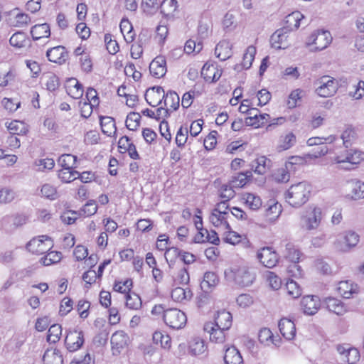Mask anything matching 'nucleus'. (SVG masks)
<instances>
[{"label":"nucleus","instance_id":"obj_1","mask_svg":"<svg viewBox=\"0 0 364 364\" xmlns=\"http://www.w3.org/2000/svg\"><path fill=\"white\" fill-rule=\"evenodd\" d=\"M311 191V185L306 181L291 185L284 193L286 202L294 208H300L309 200Z\"/></svg>","mask_w":364,"mask_h":364},{"label":"nucleus","instance_id":"obj_2","mask_svg":"<svg viewBox=\"0 0 364 364\" xmlns=\"http://www.w3.org/2000/svg\"><path fill=\"white\" fill-rule=\"evenodd\" d=\"M225 279L240 287H249L255 279V275L244 264H235L224 272Z\"/></svg>","mask_w":364,"mask_h":364},{"label":"nucleus","instance_id":"obj_3","mask_svg":"<svg viewBox=\"0 0 364 364\" xmlns=\"http://www.w3.org/2000/svg\"><path fill=\"white\" fill-rule=\"evenodd\" d=\"M151 96L157 97L159 99V101L156 103L146 99L147 103L151 107H157L161 105L164 101V106L170 112L176 111L179 107L180 98L178 95L174 91L169 90L165 93L163 87L159 86L153 87L151 93L149 94V97Z\"/></svg>","mask_w":364,"mask_h":364},{"label":"nucleus","instance_id":"obj_4","mask_svg":"<svg viewBox=\"0 0 364 364\" xmlns=\"http://www.w3.org/2000/svg\"><path fill=\"white\" fill-rule=\"evenodd\" d=\"M315 92L321 97H329L333 96L338 88V82L333 77L328 75H323L315 82Z\"/></svg>","mask_w":364,"mask_h":364},{"label":"nucleus","instance_id":"obj_5","mask_svg":"<svg viewBox=\"0 0 364 364\" xmlns=\"http://www.w3.org/2000/svg\"><path fill=\"white\" fill-rule=\"evenodd\" d=\"M364 159V153L356 149L347 151L345 156H338L334 158V161L338 164V168L350 171L354 168V166L360 164Z\"/></svg>","mask_w":364,"mask_h":364},{"label":"nucleus","instance_id":"obj_6","mask_svg":"<svg viewBox=\"0 0 364 364\" xmlns=\"http://www.w3.org/2000/svg\"><path fill=\"white\" fill-rule=\"evenodd\" d=\"M332 36L328 31L317 30L314 31L307 38V46L314 45L312 51H320L326 48L332 41Z\"/></svg>","mask_w":364,"mask_h":364},{"label":"nucleus","instance_id":"obj_7","mask_svg":"<svg viewBox=\"0 0 364 364\" xmlns=\"http://www.w3.org/2000/svg\"><path fill=\"white\" fill-rule=\"evenodd\" d=\"M360 241V236L352 230L345 231L341 233L334 242L335 247L343 252H349L355 247Z\"/></svg>","mask_w":364,"mask_h":364},{"label":"nucleus","instance_id":"obj_8","mask_svg":"<svg viewBox=\"0 0 364 364\" xmlns=\"http://www.w3.org/2000/svg\"><path fill=\"white\" fill-rule=\"evenodd\" d=\"M164 322L167 326L173 329H180L184 327L187 318L186 314L181 310L173 308L168 309L164 312Z\"/></svg>","mask_w":364,"mask_h":364},{"label":"nucleus","instance_id":"obj_9","mask_svg":"<svg viewBox=\"0 0 364 364\" xmlns=\"http://www.w3.org/2000/svg\"><path fill=\"white\" fill-rule=\"evenodd\" d=\"M53 247L50 238L46 235H41L33 238L26 245L27 250L36 255H41L49 251Z\"/></svg>","mask_w":364,"mask_h":364},{"label":"nucleus","instance_id":"obj_10","mask_svg":"<svg viewBox=\"0 0 364 364\" xmlns=\"http://www.w3.org/2000/svg\"><path fill=\"white\" fill-rule=\"evenodd\" d=\"M286 257L289 259V261L294 263L289 266V272H292L293 275L295 277L301 276V267L298 264H296L297 262H299V260L300 259V252L297 249H296L292 244L290 243L286 245Z\"/></svg>","mask_w":364,"mask_h":364},{"label":"nucleus","instance_id":"obj_11","mask_svg":"<svg viewBox=\"0 0 364 364\" xmlns=\"http://www.w3.org/2000/svg\"><path fill=\"white\" fill-rule=\"evenodd\" d=\"M65 343L70 352L77 350L84 343L83 332L77 329L70 331L65 337Z\"/></svg>","mask_w":364,"mask_h":364},{"label":"nucleus","instance_id":"obj_12","mask_svg":"<svg viewBox=\"0 0 364 364\" xmlns=\"http://www.w3.org/2000/svg\"><path fill=\"white\" fill-rule=\"evenodd\" d=\"M257 256L259 262L267 268L275 267L279 261L277 252L269 247H264L260 249Z\"/></svg>","mask_w":364,"mask_h":364},{"label":"nucleus","instance_id":"obj_13","mask_svg":"<svg viewBox=\"0 0 364 364\" xmlns=\"http://www.w3.org/2000/svg\"><path fill=\"white\" fill-rule=\"evenodd\" d=\"M288 28H282L277 30L270 38L272 46L276 49H285L289 46L288 40L289 34Z\"/></svg>","mask_w":364,"mask_h":364},{"label":"nucleus","instance_id":"obj_14","mask_svg":"<svg viewBox=\"0 0 364 364\" xmlns=\"http://www.w3.org/2000/svg\"><path fill=\"white\" fill-rule=\"evenodd\" d=\"M301 306L305 314L314 315L320 308V299L317 296L307 295L302 298Z\"/></svg>","mask_w":364,"mask_h":364},{"label":"nucleus","instance_id":"obj_15","mask_svg":"<svg viewBox=\"0 0 364 364\" xmlns=\"http://www.w3.org/2000/svg\"><path fill=\"white\" fill-rule=\"evenodd\" d=\"M204 331L210 334V341L215 343H223L226 336L225 331L227 330L216 327L213 323L209 322L204 325Z\"/></svg>","mask_w":364,"mask_h":364},{"label":"nucleus","instance_id":"obj_16","mask_svg":"<svg viewBox=\"0 0 364 364\" xmlns=\"http://www.w3.org/2000/svg\"><path fill=\"white\" fill-rule=\"evenodd\" d=\"M337 351L340 354V359L348 364H355L360 360V353L355 348H346L343 346L337 347Z\"/></svg>","mask_w":364,"mask_h":364},{"label":"nucleus","instance_id":"obj_17","mask_svg":"<svg viewBox=\"0 0 364 364\" xmlns=\"http://www.w3.org/2000/svg\"><path fill=\"white\" fill-rule=\"evenodd\" d=\"M149 71L152 76L161 78L166 73V62L163 56L156 57L149 65Z\"/></svg>","mask_w":364,"mask_h":364},{"label":"nucleus","instance_id":"obj_18","mask_svg":"<svg viewBox=\"0 0 364 364\" xmlns=\"http://www.w3.org/2000/svg\"><path fill=\"white\" fill-rule=\"evenodd\" d=\"M46 55L50 62L62 65L68 59V54L65 48L58 46L48 50Z\"/></svg>","mask_w":364,"mask_h":364},{"label":"nucleus","instance_id":"obj_19","mask_svg":"<svg viewBox=\"0 0 364 364\" xmlns=\"http://www.w3.org/2000/svg\"><path fill=\"white\" fill-rule=\"evenodd\" d=\"M337 291L344 299H350L353 297L354 294H358L359 289L356 284H354L352 281L346 280L341 281L338 284Z\"/></svg>","mask_w":364,"mask_h":364},{"label":"nucleus","instance_id":"obj_20","mask_svg":"<svg viewBox=\"0 0 364 364\" xmlns=\"http://www.w3.org/2000/svg\"><path fill=\"white\" fill-rule=\"evenodd\" d=\"M303 220L304 225L307 230L316 229L321 220V209L319 208H314Z\"/></svg>","mask_w":364,"mask_h":364},{"label":"nucleus","instance_id":"obj_21","mask_svg":"<svg viewBox=\"0 0 364 364\" xmlns=\"http://www.w3.org/2000/svg\"><path fill=\"white\" fill-rule=\"evenodd\" d=\"M222 72L215 65L205 63L201 70V75L206 82H214L220 79Z\"/></svg>","mask_w":364,"mask_h":364},{"label":"nucleus","instance_id":"obj_22","mask_svg":"<svg viewBox=\"0 0 364 364\" xmlns=\"http://www.w3.org/2000/svg\"><path fill=\"white\" fill-rule=\"evenodd\" d=\"M225 364H243V358L240 352L235 346H225L223 357Z\"/></svg>","mask_w":364,"mask_h":364},{"label":"nucleus","instance_id":"obj_23","mask_svg":"<svg viewBox=\"0 0 364 364\" xmlns=\"http://www.w3.org/2000/svg\"><path fill=\"white\" fill-rule=\"evenodd\" d=\"M232 43L228 40L223 39L217 44L215 53L218 58L224 61L232 56Z\"/></svg>","mask_w":364,"mask_h":364},{"label":"nucleus","instance_id":"obj_24","mask_svg":"<svg viewBox=\"0 0 364 364\" xmlns=\"http://www.w3.org/2000/svg\"><path fill=\"white\" fill-rule=\"evenodd\" d=\"M161 14L168 19L173 18L178 13L176 0H164L159 3Z\"/></svg>","mask_w":364,"mask_h":364},{"label":"nucleus","instance_id":"obj_25","mask_svg":"<svg viewBox=\"0 0 364 364\" xmlns=\"http://www.w3.org/2000/svg\"><path fill=\"white\" fill-rule=\"evenodd\" d=\"M279 329L282 335L287 340L294 338L296 334V327L294 322L288 318H282L279 322Z\"/></svg>","mask_w":364,"mask_h":364},{"label":"nucleus","instance_id":"obj_26","mask_svg":"<svg viewBox=\"0 0 364 364\" xmlns=\"http://www.w3.org/2000/svg\"><path fill=\"white\" fill-rule=\"evenodd\" d=\"M67 93L74 99H80L83 95V87L75 78H70L66 82Z\"/></svg>","mask_w":364,"mask_h":364},{"label":"nucleus","instance_id":"obj_27","mask_svg":"<svg viewBox=\"0 0 364 364\" xmlns=\"http://www.w3.org/2000/svg\"><path fill=\"white\" fill-rule=\"evenodd\" d=\"M189 353L192 355L198 356L200 355L208 354V346L205 345V341L200 338H194L189 342L188 346Z\"/></svg>","mask_w":364,"mask_h":364},{"label":"nucleus","instance_id":"obj_28","mask_svg":"<svg viewBox=\"0 0 364 364\" xmlns=\"http://www.w3.org/2000/svg\"><path fill=\"white\" fill-rule=\"evenodd\" d=\"M327 309L336 314L341 316L348 311L347 306L339 299L334 297H328L325 300Z\"/></svg>","mask_w":364,"mask_h":364},{"label":"nucleus","instance_id":"obj_29","mask_svg":"<svg viewBox=\"0 0 364 364\" xmlns=\"http://www.w3.org/2000/svg\"><path fill=\"white\" fill-rule=\"evenodd\" d=\"M232 318L231 314L223 310L218 312L213 323L216 327H220L223 330H228L232 326Z\"/></svg>","mask_w":364,"mask_h":364},{"label":"nucleus","instance_id":"obj_30","mask_svg":"<svg viewBox=\"0 0 364 364\" xmlns=\"http://www.w3.org/2000/svg\"><path fill=\"white\" fill-rule=\"evenodd\" d=\"M230 215H223L212 211L209 220L213 226L224 230H230V225L228 221Z\"/></svg>","mask_w":364,"mask_h":364},{"label":"nucleus","instance_id":"obj_31","mask_svg":"<svg viewBox=\"0 0 364 364\" xmlns=\"http://www.w3.org/2000/svg\"><path fill=\"white\" fill-rule=\"evenodd\" d=\"M44 364H63V355L58 349H48L43 356Z\"/></svg>","mask_w":364,"mask_h":364},{"label":"nucleus","instance_id":"obj_32","mask_svg":"<svg viewBox=\"0 0 364 364\" xmlns=\"http://www.w3.org/2000/svg\"><path fill=\"white\" fill-rule=\"evenodd\" d=\"M31 34L34 41L42 38H48L50 35V26L46 23L36 24L31 28Z\"/></svg>","mask_w":364,"mask_h":364},{"label":"nucleus","instance_id":"obj_33","mask_svg":"<svg viewBox=\"0 0 364 364\" xmlns=\"http://www.w3.org/2000/svg\"><path fill=\"white\" fill-rule=\"evenodd\" d=\"M304 18V15L298 11H294L286 16L285 23L286 26L283 28H288L289 32L294 29H297L300 26V21Z\"/></svg>","mask_w":364,"mask_h":364},{"label":"nucleus","instance_id":"obj_34","mask_svg":"<svg viewBox=\"0 0 364 364\" xmlns=\"http://www.w3.org/2000/svg\"><path fill=\"white\" fill-rule=\"evenodd\" d=\"M252 176V171L240 172L232 176L230 183L234 188H242Z\"/></svg>","mask_w":364,"mask_h":364},{"label":"nucleus","instance_id":"obj_35","mask_svg":"<svg viewBox=\"0 0 364 364\" xmlns=\"http://www.w3.org/2000/svg\"><path fill=\"white\" fill-rule=\"evenodd\" d=\"M269 160L264 156H261L251 163V168L255 173L262 175L264 174L269 168Z\"/></svg>","mask_w":364,"mask_h":364},{"label":"nucleus","instance_id":"obj_36","mask_svg":"<svg viewBox=\"0 0 364 364\" xmlns=\"http://www.w3.org/2000/svg\"><path fill=\"white\" fill-rule=\"evenodd\" d=\"M127 341L128 336L123 331H116L111 337L112 347L117 350L123 348L127 344Z\"/></svg>","mask_w":364,"mask_h":364},{"label":"nucleus","instance_id":"obj_37","mask_svg":"<svg viewBox=\"0 0 364 364\" xmlns=\"http://www.w3.org/2000/svg\"><path fill=\"white\" fill-rule=\"evenodd\" d=\"M100 125L102 132L107 135L111 136L112 133H115L117 128L114 119L111 117L101 116L100 118Z\"/></svg>","mask_w":364,"mask_h":364},{"label":"nucleus","instance_id":"obj_38","mask_svg":"<svg viewBox=\"0 0 364 364\" xmlns=\"http://www.w3.org/2000/svg\"><path fill=\"white\" fill-rule=\"evenodd\" d=\"M119 27L125 41L128 43H132L135 36L132 23L127 19H122Z\"/></svg>","mask_w":364,"mask_h":364},{"label":"nucleus","instance_id":"obj_39","mask_svg":"<svg viewBox=\"0 0 364 364\" xmlns=\"http://www.w3.org/2000/svg\"><path fill=\"white\" fill-rule=\"evenodd\" d=\"M17 74L15 69L10 68L9 70H0V87H6L15 82Z\"/></svg>","mask_w":364,"mask_h":364},{"label":"nucleus","instance_id":"obj_40","mask_svg":"<svg viewBox=\"0 0 364 364\" xmlns=\"http://www.w3.org/2000/svg\"><path fill=\"white\" fill-rule=\"evenodd\" d=\"M296 136L292 132H289L285 136L280 137L277 149L279 151L287 150L291 148L296 144Z\"/></svg>","mask_w":364,"mask_h":364},{"label":"nucleus","instance_id":"obj_41","mask_svg":"<svg viewBox=\"0 0 364 364\" xmlns=\"http://www.w3.org/2000/svg\"><path fill=\"white\" fill-rule=\"evenodd\" d=\"M9 133L15 135H23L28 132L26 124L21 121L14 120L7 126Z\"/></svg>","mask_w":364,"mask_h":364},{"label":"nucleus","instance_id":"obj_42","mask_svg":"<svg viewBox=\"0 0 364 364\" xmlns=\"http://www.w3.org/2000/svg\"><path fill=\"white\" fill-rule=\"evenodd\" d=\"M218 282V279L217 275L214 272H208L204 274L200 287L203 291H208L211 287L216 286Z\"/></svg>","mask_w":364,"mask_h":364},{"label":"nucleus","instance_id":"obj_43","mask_svg":"<svg viewBox=\"0 0 364 364\" xmlns=\"http://www.w3.org/2000/svg\"><path fill=\"white\" fill-rule=\"evenodd\" d=\"M351 189V198L358 200L364 198V183L360 181H352L349 183Z\"/></svg>","mask_w":364,"mask_h":364},{"label":"nucleus","instance_id":"obj_44","mask_svg":"<svg viewBox=\"0 0 364 364\" xmlns=\"http://www.w3.org/2000/svg\"><path fill=\"white\" fill-rule=\"evenodd\" d=\"M153 341L156 344L160 346L164 349H169L171 347V337L161 331H156L153 334Z\"/></svg>","mask_w":364,"mask_h":364},{"label":"nucleus","instance_id":"obj_45","mask_svg":"<svg viewBox=\"0 0 364 364\" xmlns=\"http://www.w3.org/2000/svg\"><path fill=\"white\" fill-rule=\"evenodd\" d=\"M242 199L251 210H258L262 205L260 198L253 193H247L243 194Z\"/></svg>","mask_w":364,"mask_h":364},{"label":"nucleus","instance_id":"obj_46","mask_svg":"<svg viewBox=\"0 0 364 364\" xmlns=\"http://www.w3.org/2000/svg\"><path fill=\"white\" fill-rule=\"evenodd\" d=\"M80 177V173L73 169L62 168L58 171V178L64 183H70Z\"/></svg>","mask_w":364,"mask_h":364},{"label":"nucleus","instance_id":"obj_47","mask_svg":"<svg viewBox=\"0 0 364 364\" xmlns=\"http://www.w3.org/2000/svg\"><path fill=\"white\" fill-rule=\"evenodd\" d=\"M77 156L72 154H63L61 155L58 162L63 168L73 169L75 168Z\"/></svg>","mask_w":364,"mask_h":364},{"label":"nucleus","instance_id":"obj_48","mask_svg":"<svg viewBox=\"0 0 364 364\" xmlns=\"http://www.w3.org/2000/svg\"><path fill=\"white\" fill-rule=\"evenodd\" d=\"M192 296V293L188 288L177 287L172 290L171 297L176 301H182L185 299H189Z\"/></svg>","mask_w":364,"mask_h":364},{"label":"nucleus","instance_id":"obj_49","mask_svg":"<svg viewBox=\"0 0 364 364\" xmlns=\"http://www.w3.org/2000/svg\"><path fill=\"white\" fill-rule=\"evenodd\" d=\"M141 299L138 294L132 292L126 295V306L129 309L137 310L141 308Z\"/></svg>","mask_w":364,"mask_h":364},{"label":"nucleus","instance_id":"obj_50","mask_svg":"<svg viewBox=\"0 0 364 364\" xmlns=\"http://www.w3.org/2000/svg\"><path fill=\"white\" fill-rule=\"evenodd\" d=\"M141 6L144 13L152 15L159 8V0H141Z\"/></svg>","mask_w":364,"mask_h":364},{"label":"nucleus","instance_id":"obj_51","mask_svg":"<svg viewBox=\"0 0 364 364\" xmlns=\"http://www.w3.org/2000/svg\"><path fill=\"white\" fill-rule=\"evenodd\" d=\"M256 54V48L255 47L250 46L247 47L245 53L243 55V59L242 62V65L244 69H249L252 63L255 59V55Z\"/></svg>","mask_w":364,"mask_h":364},{"label":"nucleus","instance_id":"obj_52","mask_svg":"<svg viewBox=\"0 0 364 364\" xmlns=\"http://www.w3.org/2000/svg\"><path fill=\"white\" fill-rule=\"evenodd\" d=\"M97 211V206L94 200H90L87 203L79 210L78 215L80 216L90 217L95 215Z\"/></svg>","mask_w":364,"mask_h":364},{"label":"nucleus","instance_id":"obj_53","mask_svg":"<svg viewBox=\"0 0 364 364\" xmlns=\"http://www.w3.org/2000/svg\"><path fill=\"white\" fill-rule=\"evenodd\" d=\"M258 338L260 343L264 345L269 346L270 343L277 345V341H274L273 333L269 328L261 329L258 334Z\"/></svg>","mask_w":364,"mask_h":364},{"label":"nucleus","instance_id":"obj_54","mask_svg":"<svg viewBox=\"0 0 364 364\" xmlns=\"http://www.w3.org/2000/svg\"><path fill=\"white\" fill-rule=\"evenodd\" d=\"M259 110L257 109L252 108L248 112V117L245 118V124L248 126H255L258 127L264 124L263 121L258 119Z\"/></svg>","mask_w":364,"mask_h":364},{"label":"nucleus","instance_id":"obj_55","mask_svg":"<svg viewBox=\"0 0 364 364\" xmlns=\"http://www.w3.org/2000/svg\"><path fill=\"white\" fill-rule=\"evenodd\" d=\"M61 334V326L59 324H53L48 329L47 340L50 343H55L59 341Z\"/></svg>","mask_w":364,"mask_h":364},{"label":"nucleus","instance_id":"obj_56","mask_svg":"<svg viewBox=\"0 0 364 364\" xmlns=\"http://www.w3.org/2000/svg\"><path fill=\"white\" fill-rule=\"evenodd\" d=\"M141 115L136 112L129 113L126 119V127L129 130H136L140 125Z\"/></svg>","mask_w":364,"mask_h":364},{"label":"nucleus","instance_id":"obj_57","mask_svg":"<svg viewBox=\"0 0 364 364\" xmlns=\"http://www.w3.org/2000/svg\"><path fill=\"white\" fill-rule=\"evenodd\" d=\"M62 254L60 252L52 251L48 252L45 257H42L41 262L43 265L48 266L60 261Z\"/></svg>","mask_w":364,"mask_h":364},{"label":"nucleus","instance_id":"obj_58","mask_svg":"<svg viewBox=\"0 0 364 364\" xmlns=\"http://www.w3.org/2000/svg\"><path fill=\"white\" fill-rule=\"evenodd\" d=\"M303 90L301 89H296L291 92L287 100V107L289 109L295 108L298 105V102L301 99V93Z\"/></svg>","mask_w":364,"mask_h":364},{"label":"nucleus","instance_id":"obj_59","mask_svg":"<svg viewBox=\"0 0 364 364\" xmlns=\"http://www.w3.org/2000/svg\"><path fill=\"white\" fill-rule=\"evenodd\" d=\"M46 86L48 90L53 92L56 90L60 85L59 78L54 73H48L46 76Z\"/></svg>","mask_w":364,"mask_h":364},{"label":"nucleus","instance_id":"obj_60","mask_svg":"<svg viewBox=\"0 0 364 364\" xmlns=\"http://www.w3.org/2000/svg\"><path fill=\"white\" fill-rule=\"evenodd\" d=\"M336 140V136L330 135L328 137H311L307 140L308 146H316L323 145L326 144H331Z\"/></svg>","mask_w":364,"mask_h":364},{"label":"nucleus","instance_id":"obj_61","mask_svg":"<svg viewBox=\"0 0 364 364\" xmlns=\"http://www.w3.org/2000/svg\"><path fill=\"white\" fill-rule=\"evenodd\" d=\"M9 42L14 47L22 48L25 46L26 34L23 32H16L11 36Z\"/></svg>","mask_w":364,"mask_h":364},{"label":"nucleus","instance_id":"obj_62","mask_svg":"<svg viewBox=\"0 0 364 364\" xmlns=\"http://www.w3.org/2000/svg\"><path fill=\"white\" fill-rule=\"evenodd\" d=\"M132 287V279H127L124 282H116L114 284L113 289L115 291L127 294L130 293Z\"/></svg>","mask_w":364,"mask_h":364},{"label":"nucleus","instance_id":"obj_63","mask_svg":"<svg viewBox=\"0 0 364 364\" xmlns=\"http://www.w3.org/2000/svg\"><path fill=\"white\" fill-rule=\"evenodd\" d=\"M41 193L43 197L50 200H55L58 195L56 188L48 183L42 186Z\"/></svg>","mask_w":364,"mask_h":364},{"label":"nucleus","instance_id":"obj_64","mask_svg":"<svg viewBox=\"0 0 364 364\" xmlns=\"http://www.w3.org/2000/svg\"><path fill=\"white\" fill-rule=\"evenodd\" d=\"M286 289L287 294L292 298H298L301 295V289L299 287L298 284L293 280H290L287 282Z\"/></svg>","mask_w":364,"mask_h":364}]
</instances>
